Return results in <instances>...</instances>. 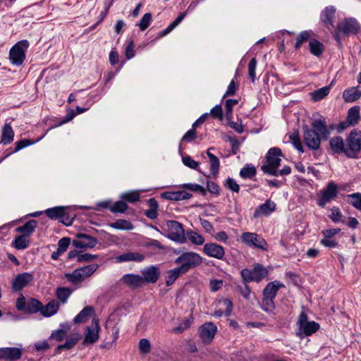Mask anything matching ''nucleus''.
Instances as JSON below:
<instances>
[{
    "label": "nucleus",
    "instance_id": "nucleus-47",
    "mask_svg": "<svg viewBox=\"0 0 361 361\" xmlns=\"http://www.w3.org/2000/svg\"><path fill=\"white\" fill-rule=\"evenodd\" d=\"M289 138L291 140L292 144L295 147V149H297L299 152H303V146L302 145L299 131L298 130H295L290 135Z\"/></svg>",
    "mask_w": 361,
    "mask_h": 361
},
{
    "label": "nucleus",
    "instance_id": "nucleus-49",
    "mask_svg": "<svg viewBox=\"0 0 361 361\" xmlns=\"http://www.w3.org/2000/svg\"><path fill=\"white\" fill-rule=\"evenodd\" d=\"M128 207V206L126 202L119 200L116 202L113 206L110 207V211L115 214L124 213L127 210Z\"/></svg>",
    "mask_w": 361,
    "mask_h": 361
},
{
    "label": "nucleus",
    "instance_id": "nucleus-61",
    "mask_svg": "<svg viewBox=\"0 0 361 361\" xmlns=\"http://www.w3.org/2000/svg\"><path fill=\"white\" fill-rule=\"evenodd\" d=\"M257 65V60L255 58H252L248 63V75L252 82L255 80V69Z\"/></svg>",
    "mask_w": 361,
    "mask_h": 361
},
{
    "label": "nucleus",
    "instance_id": "nucleus-7",
    "mask_svg": "<svg viewBox=\"0 0 361 361\" xmlns=\"http://www.w3.org/2000/svg\"><path fill=\"white\" fill-rule=\"evenodd\" d=\"M242 240L249 246L267 250L268 245L266 240L255 233L245 232L241 235Z\"/></svg>",
    "mask_w": 361,
    "mask_h": 361
},
{
    "label": "nucleus",
    "instance_id": "nucleus-54",
    "mask_svg": "<svg viewBox=\"0 0 361 361\" xmlns=\"http://www.w3.org/2000/svg\"><path fill=\"white\" fill-rule=\"evenodd\" d=\"M138 348L142 354H147L151 350V343L147 338H142L138 343Z\"/></svg>",
    "mask_w": 361,
    "mask_h": 361
},
{
    "label": "nucleus",
    "instance_id": "nucleus-12",
    "mask_svg": "<svg viewBox=\"0 0 361 361\" xmlns=\"http://www.w3.org/2000/svg\"><path fill=\"white\" fill-rule=\"evenodd\" d=\"M144 285L145 283H155L161 275V271L157 266L152 265L141 271Z\"/></svg>",
    "mask_w": 361,
    "mask_h": 361
},
{
    "label": "nucleus",
    "instance_id": "nucleus-59",
    "mask_svg": "<svg viewBox=\"0 0 361 361\" xmlns=\"http://www.w3.org/2000/svg\"><path fill=\"white\" fill-rule=\"evenodd\" d=\"M224 186L232 192H239L240 186L236 181L232 178H228L224 183Z\"/></svg>",
    "mask_w": 361,
    "mask_h": 361
},
{
    "label": "nucleus",
    "instance_id": "nucleus-51",
    "mask_svg": "<svg viewBox=\"0 0 361 361\" xmlns=\"http://www.w3.org/2000/svg\"><path fill=\"white\" fill-rule=\"evenodd\" d=\"M25 235H18L17 236L14 241L13 245L18 250H23L29 246V241L25 239Z\"/></svg>",
    "mask_w": 361,
    "mask_h": 361
},
{
    "label": "nucleus",
    "instance_id": "nucleus-33",
    "mask_svg": "<svg viewBox=\"0 0 361 361\" xmlns=\"http://www.w3.org/2000/svg\"><path fill=\"white\" fill-rule=\"evenodd\" d=\"M42 307V303L35 298H30L27 301L25 313L34 314L38 312H41Z\"/></svg>",
    "mask_w": 361,
    "mask_h": 361
},
{
    "label": "nucleus",
    "instance_id": "nucleus-48",
    "mask_svg": "<svg viewBox=\"0 0 361 361\" xmlns=\"http://www.w3.org/2000/svg\"><path fill=\"white\" fill-rule=\"evenodd\" d=\"M180 187L183 189H187L190 191L197 192L202 195L205 196L207 194V190L202 185L197 183H184Z\"/></svg>",
    "mask_w": 361,
    "mask_h": 361
},
{
    "label": "nucleus",
    "instance_id": "nucleus-37",
    "mask_svg": "<svg viewBox=\"0 0 361 361\" xmlns=\"http://www.w3.org/2000/svg\"><path fill=\"white\" fill-rule=\"evenodd\" d=\"M73 290L68 287H59L56 289V296L57 299L63 304L66 303L72 294Z\"/></svg>",
    "mask_w": 361,
    "mask_h": 361
},
{
    "label": "nucleus",
    "instance_id": "nucleus-52",
    "mask_svg": "<svg viewBox=\"0 0 361 361\" xmlns=\"http://www.w3.org/2000/svg\"><path fill=\"white\" fill-rule=\"evenodd\" d=\"M97 264H92L90 265L85 266L83 267L79 268L81 273L83 274L84 279L86 277L90 276L92 274H93L94 272L96 271V270L98 268Z\"/></svg>",
    "mask_w": 361,
    "mask_h": 361
},
{
    "label": "nucleus",
    "instance_id": "nucleus-19",
    "mask_svg": "<svg viewBox=\"0 0 361 361\" xmlns=\"http://www.w3.org/2000/svg\"><path fill=\"white\" fill-rule=\"evenodd\" d=\"M122 281L131 289H136L144 286L142 277L138 274H125L122 277Z\"/></svg>",
    "mask_w": 361,
    "mask_h": 361
},
{
    "label": "nucleus",
    "instance_id": "nucleus-14",
    "mask_svg": "<svg viewBox=\"0 0 361 361\" xmlns=\"http://www.w3.org/2000/svg\"><path fill=\"white\" fill-rule=\"evenodd\" d=\"M23 350L19 348H1L0 359L6 361H16L21 358Z\"/></svg>",
    "mask_w": 361,
    "mask_h": 361
},
{
    "label": "nucleus",
    "instance_id": "nucleus-50",
    "mask_svg": "<svg viewBox=\"0 0 361 361\" xmlns=\"http://www.w3.org/2000/svg\"><path fill=\"white\" fill-rule=\"evenodd\" d=\"M209 162L211 164V171L213 175V178H216L220 166L219 158L215 155H209Z\"/></svg>",
    "mask_w": 361,
    "mask_h": 361
},
{
    "label": "nucleus",
    "instance_id": "nucleus-5",
    "mask_svg": "<svg viewBox=\"0 0 361 361\" xmlns=\"http://www.w3.org/2000/svg\"><path fill=\"white\" fill-rule=\"evenodd\" d=\"M242 281L243 283H247L251 281L259 282L268 275V270L266 267L259 263L254 264L252 269H243L240 271Z\"/></svg>",
    "mask_w": 361,
    "mask_h": 361
},
{
    "label": "nucleus",
    "instance_id": "nucleus-15",
    "mask_svg": "<svg viewBox=\"0 0 361 361\" xmlns=\"http://www.w3.org/2000/svg\"><path fill=\"white\" fill-rule=\"evenodd\" d=\"M92 324L94 326V329H92L90 326H87V334H85L84 341L82 342L84 345L86 343H94L99 339V331L100 330L99 319L97 318H93Z\"/></svg>",
    "mask_w": 361,
    "mask_h": 361
},
{
    "label": "nucleus",
    "instance_id": "nucleus-20",
    "mask_svg": "<svg viewBox=\"0 0 361 361\" xmlns=\"http://www.w3.org/2000/svg\"><path fill=\"white\" fill-rule=\"evenodd\" d=\"M276 208V204L268 199L265 202L259 205L255 211L253 217L255 219L258 218L261 214L264 216H269L271 212H274Z\"/></svg>",
    "mask_w": 361,
    "mask_h": 361
},
{
    "label": "nucleus",
    "instance_id": "nucleus-25",
    "mask_svg": "<svg viewBox=\"0 0 361 361\" xmlns=\"http://www.w3.org/2000/svg\"><path fill=\"white\" fill-rule=\"evenodd\" d=\"M319 329V324L314 321L308 322L299 327V331L297 333L298 336L302 334L308 336L315 333Z\"/></svg>",
    "mask_w": 361,
    "mask_h": 361
},
{
    "label": "nucleus",
    "instance_id": "nucleus-57",
    "mask_svg": "<svg viewBox=\"0 0 361 361\" xmlns=\"http://www.w3.org/2000/svg\"><path fill=\"white\" fill-rule=\"evenodd\" d=\"M311 37V31H302L296 37V41L294 45H301L307 42Z\"/></svg>",
    "mask_w": 361,
    "mask_h": 361
},
{
    "label": "nucleus",
    "instance_id": "nucleus-42",
    "mask_svg": "<svg viewBox=\"0 0 361 361\" xmlns=\"http://www.w3.org/2000/svg\"><path fill=\"white\" fill-rule=\"evenodd\" d=\"M257 173L255 167L252 164H246L240 171V176L243 178L252 179Z\"/></svg>",
    "mask_w": 361,
    "mask_h": 361
},
{
    "label": "nucleus",
    "instance_id": "nucleus-11",
    "mask_svg": "<svg viewBox=\"0 0 361 361\" xmlns=\"http://www.w3.org/2000/svg\"><path fill=\"white\" fill-rule=\"evenodd\" d=\"M33 280L34 276L32 273L24 272L19 274L12 281V289L16 292L20 291Z\"/></svg>",
    "mask_w": 361,
    "mask_h": 361
},
{
    "label": "nucleus",
    "instance_id": "nucleus-35",
    "mask_svg": "<svg viewBox=\"0 0 361 361\" xmlns=\"http://www.w3.org/2000/svg\"><path fill=\"white\" fill-rule=\"evenodd\" d=\"M185 16L186 12L180 13L178 16L166 29L159 32L156 37V39L161 38L171 32L183 20Z\"/></svg>",
    "mask_w": 361,
    "mask_h": 361
},
{
    "label": "nucleus",
    "instance_id": "nucleus-30",
    "mask_svg": "<svg viewBox=\"0 0 361 361\" xmlns=\"http://www.w3.org/2000/svg\"><path fill=\"white\" fill-rule=\"evenodd\" d=\"M94 312V309L92 306L85 307L78 315L74 318L73 322L75 324L83 323Z\"/></svg>",
    "mask_w": 361,
    "mask_h": 361
},
{
    "label": "nucleus",
    "instance_id": "nucleus-2",
    "mask_svg": "<svg viewBox=\"0 0 361 361\" xmlns=\"http://www.w3.org/2000/svg\"><path fill=\"white\" fill-rule=\"evenodd\" d=\"M360 30V25L354 18H345L337 25V29L334 37L338 44H341V39L350 35H356Z\"/></svg>",
    "mask_w": 361,
    "mask_h": 361
},
{
    "label": "nucleus",
    "instance_id": "nucleus-28",
    "mask_svg": "<svg viewBox=\"0 0 361 361\" xmlns=\"http://www.w3.org/2000/svg\"><path fill=\"white\" fill-rule=\"evenodd\" d=\"M37 226V221L32 219L27 221L23 226H19L16 228V231L23 233V235L30 236L35 230Z\"/></svg>",
    "mask_w": 361,
    "mask_h": 361
},
{
    "label": "nucleus",
    "instance_id": "nucleus-64",
    "mask_svg": "<svg viewBox=\"0 0 361 361\" xmlns=\"http://www.w3.org/2000/svg\"><path fill=\"white\" fill-rule=\"evenodd\" d=\"M182 161L185 166L192 169H197L199 166V163L193 160L190 156L183 157Z\"/></svg>",
    "mask_w": 361,
    "mask_h": 361
},
{
    "label": "nucleus",
    "instance_id": "nucleus-24",
    "mask_svg": "<svg viewBox=\"0 0 361 361\" xmlns=\"http://www.w3.org/2000/svg\"><path fill=\"white\" fill-rule=\"evenodd\" d=\"M284 287V285L279 281H274L267 284L263 290V296H269V298H276L278 290L280 288Z\"/></svg>",
    "mask_w": 361,
    "mask_h": 361
},
{
    "label": "nucleus",
    "instance_id": "nucleus-53",
    "mask_svg": "<svg viewBox=\"0 0 361 361\" xmlns=\"http://www.w3.org/2000/svg\"><path fill=\"white\" fill-rule=\"evenodd\" d=\"M152 14L150 13H147L144 14L140 22L137 24L139 26L140 30H145L149 25L152 21Z\"/></svg>",
    "mask_w": 361,
    "mask_h": 361
},
{
    "label": "nucleus",
    "instance_id": "nucleus-10",
    "mask_svg": "<svg viewBox=\"0 0 361 361\" xmlns=\"http://www.w3.org/2000/svg\"><path fill=\"white\" fill-rule=\"evenodd\" d=\"M75 237L77 238L83 239L86 240V242H85L82 240H73L72 243L73 245L76 248H93L97 245L98 243V240L96 238H94L85 233H78L75 235Z\"/></svg>",
    "mask_w": 361,
    "mask_h": 361
},
{
    "label": "nucleus",
    "instance_id": "nucleus-45",
    "mask_svg": "<svg viewBox=\"0 0 361 361\" xmlns=\"http://www.w3.org/2000/svg\"><path fill=\"white\" fill-rule=\"evenodd\" d=\"M81 338V336L79 334H70L66 337V342L63 343V346L65 347V350H71L72 349L76 343Z\"/></svg>",
    "mask_w": 361,
    "mask_h": 361
},
{
    "label": "nucleus",
    "instance_id": "nucleus-29",
    "mask_svg": "<svg viewBox=\"0 0 361 361\" xmlns=\"http://www.w3.org/2000/svg\"><path fill=\"white\" fill-rule=\"evenodd\" d=\"M66 207L62 206L54 207L44 211L46 215L51 219H58L65 216Z\"/></svg>",
    "mask_w": 361,
    "mask_h": 361
},
{
    "label": "nucleus",
    "instance_id": "nucleus-22",
    "mask_svg": "<svg viewBox=\"0 0 361 361\" xmlns=\"http://www.w3.org/2000/svg\"><path fill=\"white\" fill-rule=\"evenodd\" d=\"M335 13L336 8L334 6H327L322 11L320 19L326 27L330 28L334 26Z\"/></svg>",
    "mask_w": 361,
    "mask_h": 361
},
{
    "label": "nucleus",
    "instance_id": "nucleus-63",
    "mask_svg": "<svg viewBox=\"0 0 361 361\" xmlns=\"http://www.w3.org/2000/svg\"><path fill=\"white\" fill-rule=\"evenodd\" d=\"M197 138V131L196 129L192 127V129L189 130L182 137L181 142H192Z\"/></svg>",
    "mask_w": 361,
    "mask_h": 361
},
{
    "label": "nucleus",
    "instance_id": "nucleus-26",
    "mask_svg": "<svg viewBox=\"0 0 361 361\" xmlns=\"http://www.w3.org/2000/svg\"><path fill=\"white\" fill-rule=\"evenodd\" d=\"M70 243L71 238L68 237H63L60 239L58 242L57 250L51 254V259L57 260L59 257L67 250Z\"/></svg>",
    "mask_w": 361,
    "mask_h": 361
},
{
    "label": "nucleus",
    "instance_id": "nucleus-17",
    "mask_svg": "<svg viewBox=\"0 0 361 361\" xmlns=\"http://www.w3.org/2000/svg\"><path fill=\"white\" fill-rule=\"evenodd\" d=\"M203 252L208 256L214 257L219 259H223L225 251L224 248L216 243H206L204 245Z\"/></svg>",
    "mask_w": 361,
    "mask_h": 361
},
{
    "label": "nucleus",
    "instance_id": "nucleus-55",
    "mask_svg": "<svg viewBox=\"0 0 361 361\" xmlns=\"http://www.w3.org/2000/svg\"><path fill=\"white\" fill-rule=\"evenodd\" d=\"M348 197L351 199L350 204L357 209L361 211V193H353L349 195Z\"/></svg>",
    "mask_w": 361,
    "mask_h": 361
},
{
    "label": "nucleus",
    "instance_id": "nucleus-38",
    "mask_svg": "<svg viewBox=\"0 0 361 361\" xmlns=\"http://www.w3.org/2000/svg\"><path fill=\"white\" fill-rule=\"evenodd\" d=\"M64 277L72 284H78L85 280L79 269H75L73 273H66Z\"/></svg>",
    "mask_w": 361,
    "mask_h": 361
},
{
    "label": "nucleus",
    "instance_id": "nucleus-34",
    "mask_svg": "<svg viewBox=\"0 0 361 361\" xmlns=\"http://www.w3.org/2000/svg\"><path fill=\"white\" fill-rule=\"evenodd\" d=\"M149 209L145 212V215L150 219H155L158 216L159 204L155 198H150L148 200Z\"/></svg>",
    "mask_w": 361,
    "mask_h": 361
},
{
    "label": "nucleus",
    "instance_id": "nucleus-18",
    "mask_svg": "<svg viewBox=\"0 0 361 361\" xmlns=\"http://www.w3.org/2000/svg\"><path fill=\"white\" fill-rule=\"evenodd\" d=\"M25 59V49L23 47H11L9 51V59L13 65L20 66Z\"/></svg>",
    "mask_w": 361,
    "mask_h": 361
},
{
    "label": "nucleus",
    "instance_id": "nucleus-3",
    "mask_svg": "<svg viewBox=\"0 0 361 361\" xmlns=\"http://www.w3.org/2000/svg\"><path fill=\"white\" fill-rule=\"evenodd\" d=\"M283 156V153L280 148H270L267 154V164L261 166L262 171L269 175L278 176L279 166L281 165V159L280 157Z\"/></svg>",
    "mask_w": 361,
    "mask_h": 361
},
{
    "label": "nucleus",
    "instance_id": "nucleus-32",
    "mask_svg": "<svg viewBox=\"0 0 361 361\" xmlns=\"http://www.w3.org/2000/svg\"><path fill=\"white\" fill-rule=\"evenodd\" d=\"M14 132L10 123H5L2 129L1 142L4 145H8L13 142Z\"/></svg>",
    "mask_w": 361,
    "mask_h": 361
},
{
    "label": "nucleus",
    "instance_id": "nucleus-39",
    "mask_svg": "<svg viewBox=\"0 0 361 361\" xmlns=\"http://www.w3.org/2000/svg\"><path fill=\"white\" fill-rule=\"evenodd\" d=\"M184 274L185 273L180 269L179 267L169 270L166 277V286H171L181 274Z\"/></svg>",
    "mask_w": 361,
    "mask_h": 361
},
{
    "label": "nucleus",
    "instance_id": "nucleus-46",
    "mask_svg": "<svg viewBox=\"0 0 361 361\" xmlns=\"http://www.w3.org/2000/svg\"><path fill=\"white\" fill-rule=\"evenodd\" d=\"M275 298L263 296L261 307L262 309L267 312H271L275 309V304L274 302V299Z\"/></svg>",
    "mask_w": 361,
    "mask_h": 361
},
{
    "label": "nucleus",
    "instance_id": "nucleus-27",
    "mask_svg": "<svg viewBox=\"0 0 361 361\" xmlns=\"http://www.w3.org/2000/svg\"><path fill=\"white\" fill-rule=\"evenodd\" d=\"M360 111L359 106H355L348 109L346 120L347 123L350 124L351 126H355L358 123L360 119Z\"/></svg>",
    "mask_w": 361,
    "mask_h": 361
},
{
    "label": "nucleus",
    "instance_id": "nucleus-44",
    "mask_svg": "<svg viewBox=\"0 0 361 361\" xmlns=\"http://www.w3.org/2000/svg\"><path fill=\"white\" fill-rule=\"evenodd\" d=\"M36 142L35 140H32L30 139H23L16 142V147L13 152H11L5 155V157L1 159H4L5 158L8 157L13 152H17L19 150L23 149L24 147H26L27 146H30L31 145H33Z\"/></svg>",
    "mask_w": 361,
    "mask_h": 361
},
{
    "label": "nucleus",
    "instance_id": "nucleus-16",
    "mask_svg": "<svg viewBox=\"0 0 361 361\" xmlns=\"http://www.w3.org/2000/svg\"><path fill=\"white\" fill-rule=\"evenodd\" d=\"M329 147L333 154H343L347 157V147L341 136H335L329 140Z\"/></svg>",
    "mask_w": 361,
    "mask_h": 361
},
{
    "label": "nucleus",
    "instance_id": "nucleus-41",
    "mask_svg": "<svg viewBox=\"0 0 361 361\" xmlns=\"http://www.w3.org/2000/svg\"><path fill=\"white\" fill-rule=\"evenodd\" d=\"M109 225L111 228L118 230L130 231L133 228V225L132 224V223L126 219H118L115 222L111 223Z\"/></svg>",
    "mask_w": 361,
    "mask_h": 361
},
{
    "label": "nucleus",
    "instance_id": "nucleus-13",
    "mask_svg": "<svg viewBox=\"0 0 361 361\" xmlns=\"http://www.w3.org/2000/svg\"><path fill=\"white\" fill-rule=\"evenodd\" d=\"M217 331L216 326L212 322H207L200 327V336L204 343H209Z\"/></svg>",
    "mask_w": 361,
    "mask_h": 361
},
{
    "label": "nucleus",
    "instance_id": "nucleus-36",
    "mask_svg": "<svg viewBox=\"0 0 361 361\" xmlns=\"http://www.w3.org/2000/svg\"><path fill=\"white\" fill-rule=\"evenodd\" d=\"M145 259V256L137 252H128L121 255L118 257V260L119 262H127V261H133V262H142Z\"/></svg>",
    "mask_w": 361,
    "mask_h": 361
},
{
    "label": "nucleus",
    "instance_id": "nucleus-31",
    "mask_svg": "<svg viewBox=\"0 0 361 361\" xmlns=\"http://www.w3.org/2000/svg\"><path fill=\"white\" fill-rule=\"evenodd\" d=\"M343 97L346 102H354L361 97V90L351 87L344 90Z\"/></svg>",
    "mask_w": 361,
    "mask_h": 361
},
{
    "label": "nucleus",
    "instance_id": "nucleus-8",
    "mask_svg": "<svg viewBox=\"0 0 361 361\" xmlns=\"http://www.w3.org/2000/svg\"><path fill=\"white\" fill-rule=\"evenodd\" d=\"M321 192L322 197L318 200L317 204L319 207H324L326 203L337 197L338 186L333 181L329 182Z\"/></svg>",
    "mask_w": 361,
    "mask_h": 361
},
{
    "label": "nucleus",
    "instance_id": "nucleus-21",
    "mask_svg": "<svg viewBox=\"0 0 361 361\" xmlns=\"http://www.w3.org/2000/svg\"><path fill=\"white\" fill-rule=\"evenodd\" d=\"M192 197L191 193L185 190H179L176 192H164L161 194V197L164 200L179 201L183 200H188Z\"/></svg>",
    "mask_w": 361,
    "mask_h": 361
},
{
    "label": "nucleus",
    "instance_id": "nucleus-40",
    "mask_svg": "<svg viewBox=\"0 0 361 361\" xmlns=\"http://www.w3.org/2000/svg\"><path fill=\"white\" fill-rule=\"evenodd\" d=\"M185 238L194 245H200L204 243V238L192 230L186 231Z\"/></svg>",
    "mask_w": 361,
    "mask_h": 361
},
{
    "label": "nucleus",
    "instance_id": "nucleus-60",
    "mask_svg": "<svg viewBox=\"0 0 361 361\" xmlns=\"http://www.w3.org/2000/svg\"><path fill=\"white\" fill-rule=\"evenodd\" d=\"M214 118H219V120H223V110L221 104H217L214 107H213L210 113L209 114Z\"/></svg>",
    "mask_w": 361,
    "mask_h": 361
},
{
    "label": "nucleus",
    "instance_id": "nucleus-43",
    "mask_svg": "<svg viewBox=\"0 0 361 361\" xmlns=\"http://www.w3.org/2000/svg\"><path fill=\"white\" fill-rule=\"evenodd\" d=\"M331 85L323 87L317 90L314 91L311 93L312 99L314 102H317L324 99L327 96L330 92Z\"/></svg>",
    "mask_w": 361,
    "mask_h": 361
},
{
    "label": "nucleus",
    "instance_id": "nucleus-6",
    "mask_svg": "<svg viewBox=\"0 0 361 361\" xmlns=\"http://www.w3.org/2000/svg\"><path fill=\"white\" fill-rule=\"evenodd\" d=\"M168 233L165 235L169 239L179 243L186 242L185 233L183 225L177 221L170 220L166 223Z\"/></svg>",
    "mask_w": 361,
    "mask_h": 361
},
{
    "label": "nucleus",
    "instance_id": "nucleus-56",
    "mask_svg": "<svg viewBox=\"0 0 361 361\" xmlns=\"http://www.w3.org/2000/svg\"><path fill=\"white\" fill-rule=\"evenodd\" d=\"M238 101L237 99H228L226 101L225 108H226V116L228 120H230L232 116L233 107L234 105L237 104Z\"/></svg>",
    "mask_w": 361,
    "mask_h": 361
},
{
    "label": "nucleus",
    "instance_id": "nucleus-23",
    "mask_svg": "<svg viewBox=\"0 0 361 361\" xmlns=\"http://www.w3.org/2000/svg\"><path fill=\"white\" fill-rule=\"evenodd\" d=\"M60 307L59 302L56 300H52L49 302L45 306L42 305L40 313L45 317H49L55 314Z\"/></svg>",
    "mask_w": 361,
    "mask_h": 361
},
{
    "label": "nucleus",
    "instance_id": "nucleus-1",
    "mask_svg": "<svg viewBox=\"0 0 361 361\" xmlns=\"http://www.w3.org/2000/svg\"><path fill=\"white\" fill-rule=\"evenodd\" d=\"M312 128L307 125L302 126L303 140L305 145L312 150H316L320 147L321 137L326 139L330 133L325 118L314 121L311 124Z\"/></svg>",
    "mask_w": 361,
    "mask_h": 361
},
{
    "label": "nucleus",
    "instance_id": "nucleus-58",
    "mask_svg": "<svg viewBox=\"0 0 361 361\" xmlns=\"http://www.w3.org/2000/svg\"><path fill=\"white\" fill-rule=\"evenodd\" d=\"M121 198L130 203H134L140 200V194L137 192H125Z\"/></svg>",
    "mask_w": 361,
    "mask_h": 361
},
{
    "label": "nucleus",
    "instance_id": "nucleus-9",
    "mask_svg": "<svg viewBox=\"0 0 361 361\" xmlns=\"http://www.w3.org/2000/svg\"><path fill=\"white\" fill-rule=\"evenodd\" d=\"M202 262V257L192 252H185V262L179 267L185 274L190 269H194Z\"/></svg>",
    "mask_w": 361,
    "mask_h": 361
},
{
    "label": "nucleus",
    "instance_id": "nucleus-62",
    "mask_svg": "<svg viewBox=\"0 0 361 361\" xmlns=\"http://www.w3.org/2000/svg\"><path fill=\"white\" fill-rule=\"evenodd\" d=\"M67 334V330L61 329H58L56 331H54L51 334L49 338H54L57 341H61L63 340V338L66 337Z\"/></svg>",
    "mask_w": 361,
    "mask_h": 361
},
{
    "label": "nucleus",
    "instance_id": "nucleus-4",
    "mask_svg": "<svg viewBox=\"0 0 361 361\" xmlns=\"http://www.w3.org/2000/svg\"><path fill=\"white\" fill-rule=\"evenodd\" d=\"M347 147V157L357 159L361 152V130L353 129L345 140Z\"/></svg>",
    "mask_w": 361,
    "mask_h": 361
}]
</instances>
